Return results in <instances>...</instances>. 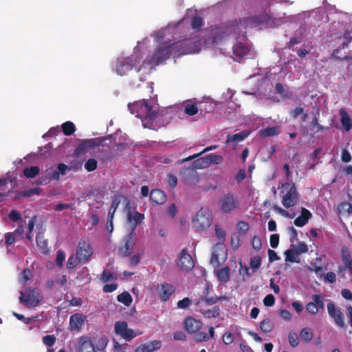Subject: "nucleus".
<instances>
[{
    "instance_id": "f257e3e1",
    "label": "nucleus",
    "mask_w": 352,
    "mask_h": 352,
    "mask_svg": "<svg viewBox=\"0 0 352 352\" xmlns=\"http://www.w3.org/2000/svg\"><path fill=\"white\" fill-rule=\"evenodd\" d=\"M256 15L233 19L210 27V38L213 43H219L226 38L233 36L235 39L243 36V29L259 26Z\"/></svg>"
},
{
    "instance_id": "f03ea898",
    "label": "nucleus",
    "mask_w": 352,
    "mask_h": 352,
    "mask_svg": "<svg viewBox=\"0 0 352 352\" xmlns=\"http://www.w3.org/2000/svg\"><path fill=\"white\" fill-rule=\"evenodd\" d=\"M192 44L193 41L190 40H184L171 44L162 43L149 59L142 62V66L144 69L146 66H150V69L152 70L155 66L164 63L173 53L177 56L190 54L192 52Z\"/></svg>"
},
{
    "instance_id": "7ed1b4c3",
    "label": "nucleus",
    "mask_w": 352,
    "mask_h": 352,
    "mask_svg": "<svg viewBox=\"0 0 352 352\" xmlns=\"http://www.w3.org/2000/svg\"><path fill=\"white\" fill-rule=\"evenodd\" d=\"M128 108L132 114L142 120L144 126L146 124L152 123L158 116V109L150 105L145 100L129 103Z\"/></svg>"
},
{
    "instance_id": "20e7f679",
    "label": "nucleus",
    "mask_w": 352,
    "mask_h": 352,
    "mask_svg": "<svg viewBox=\"0 0 352 352\" xmlns=\"http://www.w3.org/2000/svg\"><path fill=\"white\" fill-rule=\"evenodd\" d=\"M225 296L219 297H200L195 300V309L199 311L206 318H216L220 314L219 306H212L217 302L227 300Z\"/></svg>"
},
{
    "instance_id": "39448f33",
    "label": "nucleus",
    "mask_w": 352,
    "mask_h": 352,
    "mask_svg": "<svg viewBox=\"0 0 352 352\" xmlns=\"http://www.w3.org/2000/svg\"><path fill=\"white\" fill-rule=\"evenodd\" d=\"M140 60L141 58L137 55L118 59L116 65L117 73L120 76H124L129 71L132 70L133 68H134L137 72H140L144 69L142 64L140 65Z\"/></svg>"
},
{
    "instance_id": "423d86ee",
    "label": "nucleus",
    "mask_w": 352,
    "mask_h": 352,
    "mask_svg": "<svg viewBox=\"0 0 352 352\" xmlns=\"http://www.w3.org/2000/svg\"><path fill=\"white\" fill-rule=\"evenodd\" d=\"M19 300L28 308L36 307L43 300L41 291L36 288H28L25 292H20Z\"/></svg>"
},
{
    "instance_id": "0eeeda50",
    "label": "nucleus",
    "mask_w": 352,
    "mask_h": 352,
    "mask_svg": "<svg viewBox=\"0 0 352 352\" xmlns=\"http://www.w3.org/2000/svg\"><path fill=\"white\" fill-rule=\"evenodd\" d=\"M212 223L211 212L201 208L192 219V224L196 230H205L208 229Z\"/></svg>"
},
{
    "instance_id": "6e6552de",
    "label": "nucleus",
    "mask_w": 352,
    "mask_h": 352,
    "mask_svg": "<svg viewBox=\"0 0 352 352\" xmlns=\"http://www.w3.org/2000/svg\"><path fill=\"white\" fill-rule=\"evenodd\" d=\"M104 140V138L85 139L76 146L74 151V155L76 157H79L81 155L85 154L91 149H94L100 145H102Z\"/></svg>"
},
{
    "instance_id": "1a4fd4ad",
    "label": "nucleus",
    "mask_w": 352,
    "mask_h": 352,
    "mask_svg": "<svg viewBox=\"0 0 352 352\" xmlns=\"http://www.w3.org/2000/svg\"><path fill=\"white\" fill-rule=\"evenodd\" d=\"M221 210L223 213H230L236 210L239 206V202L232 193H228L219 200Z\"/></svg>"
},
{
    "instance_id": "9d476101",
    "label": "nucleus",
    "mask_w": 352,
    "mask_h": 352,
    "mask_svg": "<svg viewBox=\"0 0 352 352\" xmlns=\"http://www.w3.org/2000/svg\"><path fill=\"white\" fill-rule=\"evenodd\" d=\"M76 256L79 263L88 262L93 254V250L89 243L85 240H80L76 248Z\"/></svg>"
},
{
    "instance_id": "9b49d317",
    "label": "nucleus",
    "mask_w": 352,
    "mask_h": 352,
    "mask_svg": "<svg viewBox=\"0 0 352 352\" xmlns=\"http://www.w3.org/2000/svg\"><path fill=\"white\" fill-rule=\"evenodd\" d=\"M114 331L126 341H131L137 334L131 329L128 328V324L125 321L116 322L114 324Z\"/></svg>"
},
{
    "instance_id": "f8f14e48",
    "label": "nucleus",
    "mask_w": 352,
    "mask_h": 352,
    "mask_svg": "<svg viewBox=\"0 0 352 352\" xmlns=\"http://www.w3.org/2000/svg\"><path fill=\"white\" fill-rule=\"evenodd\" d=\"M124 245L118 249V254L122 257H126L133 252V247L136 243L135 232H130L124 239Z\"/></svg>"
},
{
    "instance_id": "ddd939ff",
    "label": "nucleus",
    "mask_w": 352,
    "mask_h": 352,
    "mask_svg": "<svg viewBox=\"0 0 352 352\" xmlns=\"http://www.w3.org/2000/svg\"><path fill=\"white\" fill-rule=\"evenodd\" d=\"M327 307L328 314L333 319L335 324L341 329H346V326L344 320V315L341 310L336 307L333 302H329Z\"/></svg>"
},
{
    "instance_id": "4468645a",
    "label": "nucleus",
    "mask_w": 352,
    "mask_h": 352,
    "mask_svg": "<svg viewBox=\"0 0 352 352\" xmlns=\"http://www.w3.org/2000/svg\"><path fill=\"white\" fill-rule=\"evenodd\" d=\"M298 200V193L295 184H292L289 191L283 196L282 204L286 208L295 206Z\"/></svg>"
},
{
    "instance_id": "2eb2a0df",
    "label": "nucleus",
    "mask_w": 352,
    "mask_h": 352,
    "mask_svg": "<svg viewBox=\"0 0 352 352\" xmlns=\"http://www.w3.org/2000/svg\"><path fill=\"white\" fill-rule=\"evenodd\" d=\"M177 265L182 270L185 271H189L194 267V261L191 255L188 253L186 248H184L180 252Z\"/></svg>"
},
{
    "instance_id": "dca6fc26",
    "label": "nucleus",
    "mask_w": 352,
    "mask_h": 352,
    "mask_svg": "<svg viewBox=\"0 0 352 352\" xmlns=\"http://www.w3.org/2000/svg\"><path fill=\"white\" fill-rule=\"evenodd\" d=\"M158 297L162 301H168L175 292V287L167 283H162L157 286Z\"/></svg>"
},
{
    "instance_id": "f3484780",
    "label": "nucleus",
    "mask_w": 352,
    "mask_h": 352,
    "mask_svg": "<svg viewBox=\"0 0 352 352\" xmlns=\"http://www.w3.org/2000/svg\"><path fill=\"white\" fill-rule=\"evenodd\" d=\"M144 219V214L138 211L132 213L131 210L127 212V221L131 226V232H135V228Z\"/></svg>"
},
{
    "instance_id": "a211bd4d",
    "label": "nucleus",
    "mask_w": 352,
    "mask_h": 352,
    "mask_svg": "<svg viewBox=\"0 0 352 352\" xmlns=\"http://www.w3.org/2000/svg\"><path fill=\"white\" fill-rule=\"evenodd\" d=\"M70 168L65 164L60 163L58 164L56 169L50 168L46 170V174L49 178L54 180H58L60 175H65L66 171Z\"/></svg>"
},
{
    "instance_id": "6ab92c4d",
    "label": "nucleus",
    "mask_w": 352,
    "mask_h": 352,
    "mask_svg": "<svg viewBox=\"0 0 352 352\" xmlns=\"http://www.w3.org/2000/svg\"><path fill=\"white\" fill-rule=\"evenodd\" d=\"M202 323L194 318L189 316L184 321L186 331L190 334L195 333L201 328Z\"/></svg>"
},
{
    "instance_id": "aec40b11",
    "label": "nucleus",
    "mask_w": 352,
    "mask_h": 352,
    "mask_svg": "<svg viewBox=\"0 0 352 352\" xmlns=\"http://www.w3.org/2000/svg\"><path fill=\"white\" fill-rule=\"evenodd\" d=\"M87 317L81 314H75L71 316L69 319V327L70 329L80 330L83 325Z\"/></svg>"
},
{
    "instance_id": "412c9836",
    "label": "nucleus",
    "mask_w": 352,
    "mask_h": 352,
    "mask_svg": "<svg viewBox=\"0 0 352 352\" xmlns=\"http://www.w3.org/2000/svg\"><path fill=\"white\" fill-rule=\"evenodd\" d=\"M150 199L156 204H162L166 201L165 192L160 189H153L150 192Z\"/></svg>"
},
{
    "instance_id": "4be33fe9",
    "label": "nucleus",
    "mask_w": 352,
    "mask_h": 352,
    "mask_svg": "<svg viewBox=\"0 0 352 352\" xmlns=\"http://www.w3.org/2000/svg\"><path fill=\"white\" fill-rule=\"evenodd\" d=\"M220 252L224 253V245L223 243H218L214 247L210 258V263L217 267L221 265V263L219 261V256L221 254Z\"/></svg>"
},
{
    "instance_id": "5701e85b",
    "label": "nucleus",
    "mask_w": 352,
    "mask_h": 352,
    "mask_svg": "<svg viewBox=\"0 0 352 352\" xmlns=\"http://www.w3.org/2000/svg\"><path fill=\"white\" fill-rule=\"evenodd\" d=\"M78 352H96V351L90 339L82 337L79 340Z\"/></svg>"
},
{
    "instance_id": "b1692460",
    "label": "nucleus",
    "mask_w": 352,
    "mask_h": 352,
    "mask_svg": "<svg viewBox=\"0 0 352 352\" xmlns=\"http://www.w3.org/2000/svg\"><path fill=\"white\" fill-rule=\"evenodd\" d=\"M312 214L309 210L307 209L302 208L301 210V214L295 219L294 223L295 226L298 227H302L311 218Z\"/></svg>"
},
{
    "instance_id": "393cba45",
    "label": "nucleus",
    "mask_w": 352,
    "mask_h": 352,
    "mask_svg": "<svg viewBox=\"0 0 352 352\" xmlns=\"http://www.w3.org/2000/svg\"><path fill=\"white\" fill-rule=\"evenodd\" d=\"M162 346L161 341L153 340L144 344H142L136 351V352H153L155 350L160 349Z\"/></svg>"
},
{
    "instance_id": "a878e982",
    "label": "nucleus",
    "mask_w": 352,
    "mask_h": 352,
    "mask_svg": "<svg viewBox=\"0 0 352 352\" xmlns=\"http://www.w3.org/2000/svg\"><path fill=\"white\" fill-rule=\"evenodd\" d=\"M250 135V131H243L239 133L228 134L226 136V144H229L232 142H239L245 140Z\"/></svg>"
},
{
    "instance_id": "bb28decb",
    "label": "nucleus",
    "mask_w": 352,
    "mask_h": 352,
    "mask_svg": "<svg viewBox=\"0 0 352 352\" xmlns=\"http://www.w3.org/2000/svg\"><path fill=\"white\" fill-rule=\"evenodd\" d=\"M339 114L341 117V124L346 131H349L352 128V121L344 109H341L339 111Z\"/></svg>"
},
{
    "instance_id": "cd10ccee",
    "label": "nucleus",
    "mask_w": 352,
    "mask_h": 352,
    "mask_svg": "<svg viewBox=\"0 0 352 352\" xmlns=\"http://www.w3.org/2000/svg\"><path fill=\"white\" fill-rule=\"evenodd\" d=\"M233 54L239 58H241L246 56L249 52V49L246 45L243 43H237L232 47Z\"/></svg>"
},
{
    "instance_id": "c85d7f7f",
    "label": "nucleus",
    "mask_w": 352,
    "mask_h": 352,
    "mask_svg": "<svg viewBox=\"0 0 352 352\" xmlns=\"http://www.w3.org/2000/svg\"><path fill=\"white\" fill-rule=\"evenodd\" d=\"M8 184V181L6 179H0V202L5 200L12 191Z\"/></svg>"
},
{
    "instance_id": "c756f323",
    "label": "nucleus",
    "mask_w": 352,
    "mask_h": 352,
    "mask_svg": "<svg viewBox=\"0 0 352 352\" xmlns=\"http://www.w3.org/2000/svg\"><path fill=\"white\" fill-rule=\"evenodd\" d=\"M36 241L38 247L41 250L42 252L47 253L48 252L47 241L45 239L44 234L43 232H38V234H36Z\"/></svg>"
},
{
    "instance_id": "7c9ffc66",
    "label": "nucleus",
    "mask_w": 352,
    "mask_h": 352,
    "mask_svg": "<svg viewBox=\"0 0 352 352\" xmlns=\"http://www.w3.org/2000/svg\"><path fill=\"white\" fill-rule=\"evenodd\" d=\"M218 280L221 283H227L230 280V270L228 267L221 268L217 272Z\"/></svg>"
},
{
    "instance_id": "2f4dec72",
    "label": "nucleus",
    "mask_w": 352,
    "mask_h": 352,
    "mask_svg": "<svg viewBox=\"0 0 352 352\" xmlns=\"http://www.w3.org/2000/svg\"><path fill=\"white\" fill-rule=\"evenodd\" d=\"M210 166L208 155L197 159L193 162V167L196 169L206 168Z\"/></svg>"
},
{
    "instance_id": "473e14b6",
    "label": "nucleus",
    "mask_w": 352,
    "mask_h": 352,
    "mask_svg": "<svg viewBox=\"0 0 352 352\" xmlns=\"http://www.w3.org/2000/svg\"><path fill=\"white\" fill-rule=\"evenodd\" d=\"M41 191L42 190L40 188H34L28 189L19 192L17 195L14 197V199H17L21 197H31L34 195H41Z\"/></svg>"
},
{
    "instance_id": "72a5a7b5",
    "label": "nucleus",
    "mask_w": 352,
    "mask_h": 352,
    "mask_svg": "<svg viewBox=\"0 0 352 352\" xmlns=\"http://www.w3.org/2000/svg\"><path fill=\"white\" fill-rule=\"evenodd\" d=\"M121 201V199L120 196H115L113 199V201L111 202V207L109 208V212H108V217L109 219H113L114 214L119 206Z\"/></svg>"
},
{
    "instance_id": "f704fd0d",
    "label": "nucleus",
    "mask_w": 352,
    "mask_h": 352,
    "mask_svg": "<svg viewBox=\"0 0 352 352\" xmlns=\"http://www.w3.org/2000/svg\"><path fill=\"white\" fill-rule=\"evenodd\" d=\"M261 135L263 137L275 136L279 134L280 129L278 126H270L263 129L260 131Z\"/></svg>"
},
{
    "instance_id": "c9c22d12",
    "label": "nucleus",
    "mask_w": 352,
    "mask_h": 352,
    "mask_svg": "<svg viewBox=\"0 0 352 352\" xmlns=\"http://www.w3.org/2000/svg\"><path fill=\"white\" fill-rule=\"evenodd\" d=\"M62 131L65 135L69 136L75 132L76 126L73 122L67 121L62 124Z\"/></svg>"
},
{
    "instance_id": "e433bc0d",
    "label": "nucleus",
    "mask_w": 352,
    "mask_h": 352,
    "mask_svg": "<svg viewBox=\"0 0 352 352\" xmlns=\"http://www.w3.org/2000/svg\"><path fill=\"white\" fill-rule=\"evenodd\" d=\"M117 300L118 301L123 303L126 306H129L133 301V298L131 294L127 292H124L119 294L117 296Z\"/></svg>"
},
{
    "instance_id": "4c0bfd02",
    "label": "nucleus",
    "mask_w": 352,
    "mask_h": 352,
    "mask_svg": "<svg viewBox=\"0 0 352 352\" xmlns=\"http://www.w3.org/2000/svg\"><path fill=\"white\" fill-rule=\"evenodd\" d=\"M40 172V168L38 166H34L31 167L25 168L23 170V175L27 178H34L37 175H38Z\"/></svg>"
},
{
    "instance_id": "58836bf2",
    "label": "nucleus",
    "mask_w": 352,
    "mask_h": 352,
    "mask_svg": "<svg viewBox=\"0 0 352 352\" xmlns=\"http://www.w3.org/2000/svg\"><path fill=\"white\" fill-rule=\"evenodd\" d=\"M260 329L264 333H269L274 329V324L269 318L263 320L260 323Z\"/></svg>"
},
{
    "instance_id": "ea45409f",
    "label": "nucleus",
    "mask_w": 352,
    "mask_h": 352,
    "mask_svg": "<svg viewBox=\"0 0 352 352\" xmlns=\"http://www.w3.org/2000/svg\"><path fill=\"white\" fill-rule=\"evenodd\" d=\"M285 261H289V262H295L298 263L299 262V258H298V252H295L292 249L287 250L285 252Z\"/></svg>"
},
{
    "instance_id": "a19ab883",
    "label": "nucleus",
    "mask_w": 352,
    "mask_h": 352,
    "mask_svg": "<svg viewBox=\"0 0 352 352\" xmlns=\"http://www.w3.org/2000/svg\"><path fill=\"white\" fill-rule=\"evenodd\" d=\"M198 107L195 103L188 102L184 106V112L190 116H195L198 113Z\"/></svg>"
},
{
    "instance_id": "79ce46f5",
    "label": "nucleus",
    "mask_w": 352,
    "mask_h": 352,
    "mask_svg": "<svg viewBox=\"0 0 352 352\" xmlns=\"http://www.w3.org/2000/svg\"><path fill=\"white\" fill-rule=\"evenodd\" d=\"M338 210L339 213L345 212L348 214H352V205L349 202H342L338 205Z\"/></svg>"
},
{
    "instance_id": "37998d69",
    "label": "nucleus",
    "mask_w": 352,
    "mask_h": 352,
    "mask_svg": "<svg viewBox=\"0 0 352 352\" xmlns=\"http://www.w3.org/2000/svg\"><path fill=\"white\" fill-rule=\"evenodd\" d=\"M300 337L306 342L311 341L313 338V333L310 328H304L300 331Z\"/></svg>"
},
{
    "instance_id": "c03bdc74",
    "label": "nucleus",
    "mask_w": 352,
    "mask_h": 352,
    "mask_svg": "<svg viewBox=\"0 0 352 352\" xmlns=\"http://www.w3.org/2000/svg\"><path fill=\"white\" fill-rule=\"evenodd\" d=\"M98 162L96 160L91 158L89 159L85 164V168L88 172H92L97 169Z\"/></svg>"
},
{
    "instance_id": "a18cd8bd",
    "label": "nucleus",
    "mask_w": 352,
    "mask_h": 352,
    "mask_svg": "<svg viewBox=\"0 0 352 352\" xmlns=\"http://www.w3.org/2000/svg\"><path fill=\"white\" fill-rule=\"evenodd\" d=\"M236 227L239 232L243 235L245 234L250 229L249 224L243 221H239Z\"/></svg>"
},
{
    "instance_id": "49530a36",
    "label": "nucleus",
    "mask_w": 352,
    "mask_h": 352,
    "mask_svg": "<svg viewBox=\"0 0 352 352\" xmlns=\"http://www.w3.org/2000/svg\"><path fill=\"white\" fill-rule=\"evenodd\" d=\"M208 158L210 162V166L211 164H219L223 162V157L221 155L213 153L208 155Z\"/></svg>"
},
{
    "instance_id": "de8ad7c7",
    "label": "nucleus",
    "mask_w": 352,
    "mask_h": 352,
    "mask_svg": "<svg viewBox=\"0 0 352 352\" xmlns=\"http://www.w3.org/2000/svg\"><path fill=\"white\" fill-rule=\"evenodd\" d=\"M116 278H117L116 275L111 273L110 271H109L107 270H104L101 276V280L103 283H106V282L109 281L111 279L115 280V279H116Z\"/></svg>"
},
{
    "instance_id": "09e8293b",
    "label": "nucleus",
    "mask_w": 352,
    "mask_h": 352,
    "mask_svg": "<svg viewBox=\"0 0 352 352\" xmlns=\"http://www.w3.org/2000/svg\"><path fill=\"white\" fill-rule=\"evenodd\" d=\"M261 258L259 256L251 258L250 265L253 270H256L261 267Z\"/></svg>"
},
{
    "instance_id": "8fccbe9b",
    "label": "nucleus",
    "mask_w": 352,
    "mask_h": 352,
    "mask_svg": "<svg viewBox=\"0 0 352 352\" xmlns=\"http://www.w3.org/2000/svg\"><path fill=\"white\" fill-rule=\"evenodd\" d=\"M258 20L259 25H267L271 21V17L269 14L264 13L262 14L256 15Z\"/></svg>"
},
{
    "instance_id": "3c124183",
    "label": "nucleus",
    "mask_w": 352,
    "mask_h": 352,
    "mask_svg": "<svg viewBox=\"0 0 352 352\" xmlns=\"http://www.w3.org/2000/svg\"><path fill=\"white\" fill-rule=\"evenodd\" d=\"M203 25V19L199 16L192 17L191 26L194 30H199Z\"/></svg>"
},
{
    "instance_id": "603ef678",
    "label": "nucleus",
    "mask_w": 352,
    "mask_h": 352,
    "mask_svg": "<svg viewBox=\"0 0 352 352\" xmlns=\"http://www.w3.org/2000/svg\"><path fill=\"white\" fill-rule=\"evenodd\" d=\"M289 342L292 347H296L298 345V335L294 332H290L288 336Z\"/></svg>"
},
{
    "instance_id": "864d4df0",
    "label": "nucleus",
    "mask_w": 352,
    "mask_h": 352,
    "mask_svg": "<svg viewBox=\"0 0 352 352\" xmlns=\"http://www.w3.org/2000/svg\"><path fill=\"white\" fill-rule=\"evenodd\" d=\"M42 340L43 342L47 346H52L56 342V337L54 335L45 336Z\"/></svg>"
},
{
    "instance_id": "5fc2aeb1",
    "label": "nucleus",
    "mask_w": 352,
    "mask_h": 352,
    "mask_svg": "<svg viewBox=\"0 0 352 352\" xmlns=\"http://www.w3.org/2000/svg\"><path fill=\"white\" fill-rule=\"evenodd\" d=\"M65 252L61 250H58L57 254H56V263L58 267H63V261H65Z\"/></svg>"
},
{
    "instance_id": "6e6d98bb",
    "label": "nucleus",
    "mask_w": 352,
    "mask_h": 352,
    "mask_svg": "<svg viewBox=\"0 0 352 352\" xmlns=\"http://www.w3.org/2000/svg\"><path fill=\"white\" fill-rule=\"evenodd\" d=\"M252 245L254 250L256 251H258L261 249L262 247V242L261 238L255 235L253 236L252 241Z\"/></svg>"
},
{
    "instance_id": "4d7b16f0",
    "label": "nucleus",
    "mask_w": 352,
    "mask_h": 352,
    "mask_svg": "<svg viewBox=\"0 0 352 352\" xmlns=\"http://www.w3.org/2000/svg\"><path fill=\"white\" fill-rule=\"evenodd\" d=\"M195 333L194 338L197 342H206L209 340V336L206 332H197Z\"/></svg>"
},
{
    "instance_id": "13d9d810",
    "label": "nucleus",
    "mask_w": 352,
    "mask_h": 352,
    "mask_svg": "<svg viewBox=\"0 0 352 352\" xmlns=\"http://www.w3.org/2000/svg\"><path fill=\"white\" fill-rule=\"evenodd\" d=\"M222 340L225 344L229 345L234 342V335L231 332H226L222 336Z\"/></svg>"
},
{
    "instance_id": "bf43d9fd",
    "label": "nucleus",
    "mask_w": 352,
    "mask_h": 352,
    "mask_svg": "<svg viewBox=\"0 0 352 352\" xmlns=\"http://www.w3.org/2000/svg\"><path fill=\"white\" fill-rule=\"evenodd\" d=\"M192 300L188 298H184L182 300L177 302V307L179 309H186L191 304Z\"/></svg>"
},
{
    "instance_id": "052dcab7",
    "label": "nucleus",
    "mask_w": 352,
    "mask_h": 352,
    "mask_svg": "<svg viewBox=\"0 0 352 352\" xmlns=\"http://www.w3.org/2000/svg\"><path fill=\"white\" fill-rule=\"evenodd\" d=\"M16 240V236L13 232H7L5 234V243L6 245H12Z\"/></svg>"
},
{
    "instance_id": "680f3d73",
    "label": "nucleus",
    "mask_w": 352,
    "mask_h": 352,
    "mask_svg": "<svg viewBox=\"0 0 352 352\" xmlns=\"http://www.w3.org/2000/svg\"><path fill=\"white\" fill-rule=\"evenodd\" d=\"M312 299L314 302V303H316V305H317V309H324V302H323V300L322 298H321V296L320 295H318V294H314L312 296Z\"/></svg>"
},
{
    "instance_id": "e2e57ef3",
    "label": "nucleus",
    "mask_w": 352,
    "mask_h": 352,
    "mask_svg": "<svg viewBox=\"0 0 352 352\" xmlns=\"http://www.w3.org/2000/svg\"><path fill=\"white\" fill-rule=\"evenodd\" d=\"M8 218L14 222L18 221L22 219L21 214L16 210H12L8 214Z\"/></svg>"
},
{
    "instance_id": "0e129e2a",
    "label": "nucleus",
    "mask_w": 352,
    "mask_h": 352,
    "mask_svg": "<svg viewBox=\"0 0 352 352\" xmlns=\"http://www.w3.org/2000/svg\"><path fill=\"white\" fill-rule=\"evenodd\" d=\"M167 182L172 189L175 188L177 185V178L173 174L170 173L168 175Z\"/></svg>"
},
{
    "instance_id": "69168bd1",
    "label": "nucleus",
    "mask_w": 352,
    "mask_h": 352,
    "mask_svg": "<svg viewBox=\"0 0 352 352\" xmlns=\"http://www.w3.org/2000/svg\"><path fill=\"white\" fill-rule=\"evenodd\" d=\"M306 310L311 314L315 315L318 312L317 305L314 302H309L306 305Z\"/></svg>"
},
{
    "instance_id": "338daca9",
    "label": "nucleus",
    "mask_w": 352,
    "mask_h": 352,
    "mask_svg": "<svg viewBox=\"0 0 352 352\" xmlns=\"http://www.w3.org/2000/svg\"><path fill=\"white\" fill-rule=\"evenodd\" d=\"M78 263L79 262L77 259V256L75 257L74 255H72L67 260V267L68 269H73L77 265Z\"/></svg>"
},
{
    "instance_id": "774afa93",
    "label": "nucleus",
    "mask_w": 352,
    "mask_h": 352,
    "mask_svg": "<svg viewBox=\"0 0 352 352\" xmlns=\"http://www.w3.org/2000/svg\"><path fill=\"white\" fill-rule=\"evenodd\" d=\"M275 303V298L272 294L267 295L263 299V304L267 307H272Z\"/></svg>"
}]
</instances>
